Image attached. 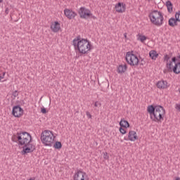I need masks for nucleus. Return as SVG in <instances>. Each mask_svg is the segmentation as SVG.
Instances as JSON below:
<instances>
[{
    "instance_id": "f257e3e1",
    "label": "nucleus",
    "mask_w": 180,
    "mask_h": 180,
    "mask_svg": "<svg viewBox=\"0 0 180 180\" xmlns=\"http://www.w3.org/2000/svg\"><path fill=\"white\" fill-rule=\"evenodd\" d=\"M73 46L75 49L78 50L80 54H88L94 49L89 40L84 38L81 39L79 37L73 40Z\"/></svg>"
},
{
    "instance_id": "f03ea898",
    "label": "nucleus",
    "mask_w": 180,
    "mask_h": 180,
    "mask_svg": "<svg viewBox=\"0 0 180 180\" xmlns=\"http://www.w3.org/2000/svg\"><path fill=\"white\" fill-rule=\"evenodd\" d=\"M147 112L150 116V119L153 122H162L164 116H165V109L161 105H148Z\"/></svg>"
},
{
    "instance_id": "7ed1b4c3",
    "label": "nucleus",
    "mask_w": 180,
    "mask_h": 180,
    "mask_svg": "<svg viewBox=\"0 0 180 180\" xmlns=\"http://www.w3.org/2000/svg\"><path fill=\"white\" fill-rule=\"evenodd\" d=\"M12 141L18 143V146H25L32 143V135L27 131L18 132L12 136Z\"/></svg>"
},
{
    "instance_id": "20e7f679",
    "label": "nucleus",
    "mask_w": 180,
    "mask_h": 180,
    "mask_svg": "<svg viewBox=\"0 0 180 180\" xmlns=\"http://www.w3.org/2000/svg\"><path fill=\"white\" fill-rule=\"evenodd\" d=\"M149 18L151 23L155 26H162L164 25V15L162 13L158 11H153L149 14Z\"/></svg>"
},
{
    "instance_id": "39448f33",
    "label": "nucleus",
    "mask_w": 180,
    "mask_h": 180,
    "mask_svg": "<svg viewBox=\"0 0 180 180\" xmlns=\"http://www.w3.org/2000/svg\"><path fill=\"white\" fill-rule=\"evenodd\" d=\"M54 134L50 130H45L41 134V140L44 146H48L49 147H51L53 144H54Z\"/></svg>"
},
{
    "instance_id": "423d86ee",
    "label": "nucleus",
    "mask_w": 180,
    "mask_h": 180,
    "mask_svg": "<svg viewBox=\"0 0 180 180\" xmlns=\"http://www.w3.org/2000/svg\"><path fill=\"white\" fill-rule=\"evenodd\" d=\"M166 67L169 71H172L174 74H180V62H176V57H173L172 61L166 63Z\"/></svg>"
},
{
    "instance_id": "0eeeda50",
    "label": "nucleus",
    "mask_w": 180,
    "mask_h": 180,
    "mask_svg": "<svg viewBox=\"0 0 180 180\" xmlns=\"http://www.w3.org/2000/svg\"><path fill=\"white\" fill-rule=\"evenodd\" d=\"M126 61L131 67L139 65V58L131 52H127L126 55Z\"/></svg>"
},
{
    "instance_id": "6e6552de",
    "label": "nucleus",
    "mask_w": 180,
    "mask_h": 180,
    "mask_svg": "<svg viewBox=\"0 0 180 180\" xmlns=\"http://www.w3.org/2000/svg\"><path fill=\"white\" fill-rule=\"evenodd\" d=\"M79 15L82 19H89L92 16V13L89 9L81 7L79 10Z\"/></svg>"
},
{
    "instance_id": "1a4fd4ad",
    "label": "nucleus",
    "mask_w": 180,
    "mask_h": 180,
    "mask_svg": "<svg viewBox=\"0 0 180 180\" xmlns=\"http://www.w3.org/2000/svg\"><path fill=\"white\" fill-rule=\"evenodd\" d=\"M34 145L32 144L31 142L24 145L22 147V154H27L29 153H33L34 151Z\"/></svg>"
},
{
    "instance_id": "9d476101",
    "label": "nucleus",
    "mask_w": 180,
    "mask_h": 180,
    "mask_svg": "<svg viewBox=\"0 0 180 180\" xmlns=\"http://www.w3.org/2000/svg\"><path fill=\"white\" fill-rule=\"evenodd\" d=\"M12 113L15 117H20L23 115V109L19 105H15L13 108Z\"/></svg>"
},
{
    "instance_id": "9b49d317",
    "label": "nucleus",
    "mask_w": 180,
    "mask_h": 180,
    "mask_svg": "<svg viewBox=\"0 0 180 180\" xmlns=\"http://www.w3.org/2000/svg\"><path fill=\"white\" fill-rule=\"evenodd\" d=\"M86 179V173L81 170H78L74 175V180H85Z\"/></svg>"
},
{
    "instance_id": "f8f14e48",
    "label": "nucleus",
    "mask_w": 180,
    "mask_h": 180,
    "mask_svg": "<svg viewBox=\"0 0 180 180\" xmlns=\"http://www.w3.org/2000/svg\"><path fill=\"white\" fill-rule=\"evenodd\" d=\"M64 14L68 19H74V18L77 16V13L68 8L64 10Z\"/></svg>"
},
{
    "instance_id": "ddd939ff",
    "label": "nucleus",
    "mask_w": 180,
    "mask_h": 180,
    "mask_svg": "<svg viewBox=\"0 0 180 180\" xmlns=\"http://www.w3.org/2000/svg\"><path fill=\"white\" fill-rule=\"evenodd\" d=\"M60 29H61L60 22L58 21H55L54 22H52L51 25V30L53 33H57L58 32H60Z\"/></svg>"
},
{
    "instance_id": "4468645a",
    "label": "nucleus",
    "mask_w": 180,
    "mask_h": 180,
    "mask_svg": "<svg viewBox=\"0 0 180 180\" xmlns=\"http://www.w3.org/2000/svg\"><path fill=\"white\" fill-rule=\"evenodd\" d=\"M115 9L118 13H123V12H125L126 11V4L123 3H118L115 6Z\"/></svg>"
},
{
    "instance_id": "2eb2a0df",
    "label": "nucleus",
    "mask_w": 180,
    "mask_h": 180,
    "mask_svg": "<svg viewBox=\"0 0 180 180\" xmlns=\"http://www.w3.org/2000/svg\"><path fill=\"white\" fill-rule=\"evenodd\" d=\"M128 139L130 141H136V140L139 139V137H137V133L134 131H129L128 134Z\"/></svg>"
},
{
    "instance_id": "dca6fc26",
    "label": "nucleus",
    "mask_w": 180,
    "mask_h": 180,
    "mask_svg": "<svg viewBox=\"0 0 180 180\" xmlns=\"http://www.w3.org/2000/svg\"><path fill=\"white\" fill-rule=\"evenodd\" d=\"M157 87L159 89H167V88H168V82L164 80L159 81L157 83Z\"/></svg>"
},
{
    "instance_id": "f3484780",
    "label": "nucleus",
    "mask_w": 180,
    "mask_h": 180,
    "mask_svg": "<svg viewBox=\"0 0 180 180\" xmlns=\"http://www.w3.org/2000/svg\"><path fill=\"white\" fill-rule=\"evenodd\" d=\"M127 70V65H120L118 66L117 71L119 74H123V72H126V70Z\"/></svg>"
},
{
    "instance_id": "a211bd4d",
    "label": "nucleus",
    "mask_w": 180,
    "mask_h": 180,
    "mask_svg": "<svg viewBox=\"0 0 180 180\" xmlns=\"http://www.w3.org/2000/svg\"><path fill=\"white\" fill-rule=\"evenodd\" d=\"M169 25L172 27H175V26H178V21L176 20V18H171L169 20Z\"/></svg>"
},
{
    "instance_id": "6ab92c4d",
    "label": "nucleus",
    "mask_w": 180,
    "mask_h": 180,
    "mask_svg": "<svg viewBox=\"0 0 180 180\" xmlns=\"http://www.w3.org/2000/svg\"><path fill=\"white\" fill-rule=\"evenodd\" d=\"M149 56L152 60H157V58L158 57V53H157V51L152 50L149 52Z\"/></svg>"
},
{
    "instance_id": "aec40b11",
    "label": "nucleus",
    "mask_w": 180,
    "mask_h": 180,
    "mask_svg": "<svg viewBox=\"0 0 180 180\" xmlns=\"http://www.w3.org/2000/svg\"><path fill=\"white\" fill-rule=\"evenodd\" d=\"M120 126H121V127H124L125 129H127V127H129L130 124H129V122L124 120H121V121L120 122Z\"/></svg>"
},
{
    "instance_id": "412c9836",
    "label": "nucleus",
    "mask_w": 180,
    "mask_h": 180,
    "mask_svg": "<svg viewBox=\"0 0 180 180\" xmlns=\"http://www.w3.org/2000/svg\"><path fill=\"white\" fill-rule=\"evenodd\" d=\"M166 6L167 8V11L169 13H171V12H172L173 11V6H172V3L171 2V1H167L166 2Z\"/></svg>"
},
{
    "instance_id": "4be33fe9",
    "label": "nucleus",
    "mask_w": 180,
    "mask_h": 180,
    "mask_svg": "<svg viewBox=\"0 0 180 180\" xmlns=\"http://www.w3.org/2000/svg\"><path fill=\"white\" fill-rule=\"evenodd\" d=\"M137 40H139V41H141V43H143V41H146V40H147V37L144 36V35H141L140 34H139L137 35Z\"/></svg>"
},
{
    "instance_id": "5701e85b",
    "label": "nucleus",
    "mask_w": 180,
    "mask_h": 180,
    "mask_svg": "<svg viewBox=\"0 0 180 180\" xmlns=\"http://www.w3.org/2000/svg\"><path fill=\"white\" fill-rule=\"evenodd\" d=\"M62 145H61V142H56V143L54 144V148H57L58 150H60V148H61Z\"/></svg>"
},
{
    "instance_id": "b1692460",
    "label": "nucleus",
    "mask_w": 180,
    "mask_h": 180,
    "mask_svg": "<svg viewBox=\"0 0 180 180\" xmlns=\"http://www.w3.org/2000/svg\"><path fill=\"white\" fill-rule=\"evenodd\" d=\"M175 18L177 22H180V11L176 13Z\"/></svg>"
},
{
    "instance_id": "393cba45",
    "label": "nucleus",
    "mask_w": 180,
    "mask_h": 180,
    "mask_svg": "<svg viewBox=\"0 0 180 180\" xmlns=\"http://www.w3.org/2000/svg\"><path fill=\"white\" fill-rule=\"evenodd\" d=\"M95 108H101L102 106V104L99 101H96L94 103Z\"/></svg>"
},
{
    "instance_id": "a878e982",
    "label": "nucleus",
    "mask_w": 180,
    "mask_h": 180,
    "mask_svg": "<svg viewBox=\"0 0 180 180\" xmlns=\"http://www.w3.org/2000/svg\"><path fill=\"white\" fill-rule=\"evenodd\" d=\"M120 131L122 134H126V129H124V128H122V127H121L120 128Z\"/></svg>"
},
{
    "instance_id": "bb28decb",
    "label": "nucleus",
    "mask_w": 180,
    "mask_h": 180,
    "mask_svg": "<svg viewBox=\"0 0 180 180\" xmlns=\"http://www.w3.org/2000/svg\"><path fill=\"white\" fill-rule=\"evenodd\" d=\"M164 60H165V61H167V64H168V63H169V62H168L169 60V56L165 55L164 57Z\"/></svg>"
},
{
    "instance_id": "cd10ccee",
    "label": "nucleus",
    "mask_w": 180,
    "mask_h": 180,
    "mask_svg": "<svg viewBox=\"0 0 180 180\" xmlns=\"http://www.w3.org/2000/svg\"><path fill=\"white\" fill-rule=\"evenodd\" d=\"M6 74V72H4L2 75H0V82H1V81H2V79H4L5 78Z\"/></svg>"
},
{
    "instance_id": "c85d7f7f",
    "label": "nucleus",
    "mask_w": 180,
    "mask_h": 180,
    "mask_svg": "<svg viewBox=\"0 0 180 180\" xmlns=\"http://www.w3.org/2000/svg\"><path fill=\"white\" fill-rule=\"evenodd\" d=\"M86 115L88 119H92V115H91V112H89V111H86Z\"/></svg>"
},
{
    "instance_id": "c756f323",
    "label": "nucleus",
    "mask_w": 180,
    "mask_h": 180,
    "mask_svg": "<svg viewBox=\"0 0 180 180\" xmlns=\"http://www.w3.org/2000/svg\"><path fill=\"white\" fill-rule=\"evenodd\" d=\"M18 95H19V94H18V91H15L13 93V99H15V98H16V96H18Z\"/></svg>"
},
{
    "instance_id": "7c9ffc66",
    "label": "nucleus",
    "mask_w": 180,
    "mask_h": 180,
    "mask_svg": "<svg viewBox=\"0 0 180 180\" xmlns=\"http://www.w3.org/2000/svg\"><path fill=\"white\" fill-rule=\"evenodd\" d=\"M175 109H176V110H179V112H180V103H176L175 105Z\"/></svg>"
},
{
    "instance_id": "2f4dec72",
    "label": "nucleus",
    "mask_w": 180,
    "mask_h": 180,
    "mask_svg": "<svg viewBox=\"0 0 180 180\" xmlns=\"http://www.w3.org/2000/svg\"><path fill=\"white\" fill-rule=\"evenodd\" d=\"M103 158L104 160H108L109 158V155H108V153H104Z\"/></svg>"
},
{
    "instance_id": "473e14b6",
    "label": "nucleus",
    "mask_w": 180,
    "mask_h": 180,
    "mask_svg": "<svg viewBox=\"0 0 180 180\" xmlns=\"http://www.w3.org/2000/svg\"><path fill=\"white\" fill-rule=\"evenodd\" d=\"M41 113H44V114L47 113V110L44 108H41Z\"/></svg>"
},
{
    "instance_id": "72a5a7b5",
    "label": "nucleus",
    "mask_w": 180,
    "mask_h": 180,
    "mask_svg": "<svg viewBox=\"0 0 180 180\" xmlns=\"http://www.w3.org/2000/svg\"><path fill=\"white\" fill-rule=\"evenodd\" d=\"M124 39H126V40H127V33H124Z\"/></svg>"
},
{
    "instance_id": "f704fd0d",
    "label": "nucleus",
    "mask_w": 180,
    "mask_h": 180,
    "mask_svg": "<svg viewBox=\"0 0 180 180\" xmlns=\"http://www.w3.org/2000/svg\"><path fill=\"white\" fill-rule=\"evenodd\" d=\"M146 1H148V2H150V1H152V0H146Z\"/></svg>"
},
{
    "instance_id": "c9c22d12",
    "label": "nucleus",
    "mask_w": 180,
    "mask_h": 180,
    "mask_svg": "<svg viewBox=\"0 0 180 180\" xmlns=\"http://www.w3.org/2000/svg\"><path fill=\"white\" fill-rule=\"evenodd\" d=\"M2 1H3V0H0V4H1V2H2Z\"/></svg>"
}]
</instances>
